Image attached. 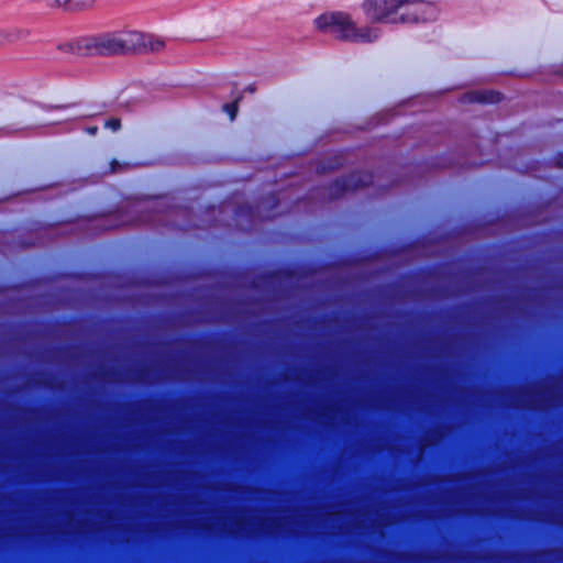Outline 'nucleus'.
Masks as SVG:
<instances>
[{
  "label": "nucleus",
  "instance_id": "obj_1",
  "mask_svg": "<svg viewBox=\"0 0 563 563\" xmlns=\"http://www.w3.org/2000/svg\"><path fill=\"white\" fill-rule=\"evenodd\" d=\"M369 23L358 24L347 11H327L313 20L319 33L350 44H373L383 36L379 24H421L437 21L442 5L430 0H363L360 5Z\"/></svg>",
  "mask_w": 563,
  "mask_h": 563
},
{
  "label": "nucleus",
  "instance_id": "obj_6",
  "mask_svg": "<svg viewBox=\"0 0 563 563\" xmlns=\"http://www.w3.org/2000/svg\"><path fill=\"white\" fill-rule=\"evenodd\" d=\"M46 5L52 9H59L68 12L70 0H44Z\"/></svg>",
  "mask_w": 563,
  "mask_h": 563
},
{
  "label": "nucleus",
  "instance_id": "obj_10",
  "mask_svg": "<svg viewBox=\"0 0 563 563\" xmlns=\"http://www.w3.org/2000/svg\"><path fill=\"white\" fill-rule=\"evenodd\" d=\"M97 130L98 128L97 126H90L88 128V132L91 134V135H95L97 133Z\"/></svg>",
  "mask_w": 563,
  "mask_h": 563
},
{
  "label": "nucleus",
  "instance_id": "obj_11",
  "mask_svg": "<svg viewBox=\"0 0 563 563\" xmlns=\"http://www.w3.org/2000/svg\"><path fill=\"white\" fill-rule=\"evenodd\" d=\"M559 165L563 166V154L559 157Z\"/></svg>",
  "mask_w": 563,
  "mask_h": 563
},
{
  "label": "nucleus",
  "instance_id": "obj_2",
  "mask_svg": "<svg viewBox=\"0 0 563 563\" xmlns=\"http://www.w3.org/2000/svg\"><path fill=\"white\" fill-rule=\"evenodd\" d=\"M147 45L156 51L163 46V42L137 31L123 30L81 35L60 43L58 49L80 56H112Z\"/></svg>",
  "mask_w": 563,
  "mask_h": 563
},
{
  "label": "nucleus",
  "instance_id": "obj_8",
  "mask_svg": "<svg viewBox=\"0 0 563 563\" xmlns=\"http://www.w3.org/2000/svg\"><path fill=\"white\" fill-rule=\"evenodd\" d=\"M120 120L112 118L106 121L104 126L111 129L112 131H118L120 129Z\"/></svg>",
  "mask_w": 563,
  "mask_h": 563
},
{
  "label": "nucleus",
  "instance_id": "obj_7",
  "mask_svg": "<svg viewBox=\"0 0 563 563\" xmlns=\"http://www.w3.org/2000/svg\"><path fill=\"white\" fill-rule=\"evenodd\" d=\"M223 111L229 114L231 120H234L238 112V100L223 104Z\"/></svg>",
  "mask_w": 563,
  "mask_h": 563
},
{
  "label": "nucleus",
  "instance_id": "obj_4",
  "mask_svg": "<svg viewBox=\"0 0 563 563\" xmlns=\"http://www.w3.org/2000/svg\"><path fill=\"white\" fill-rule=\"evenodd\" d=\"M98 0H70L68 12H88L97 7Z\"/></svg>",
  "mask_w": 563,
  "mask_h": 563
},
{
  "label": "nucleus",
  "instance_id": "obj_12",
  "mask_svg": "<svg viewBox=\"0 0 563 563\" xmlns=\"http://www.w3.org/2000/svg\"><path fill=\"white\" fill-rule=\"evenodd\" d=\"M249 90H250L251 92H254V88H253V87H251V86L249 87Z\"/></svg>",
  "mask_w": 563,
  "mask_h": 563
},
{
  "label": "nucleus",
  "instance_id": "obj_9",
  "mask_svg": "<svg viewBox=\"0 0 563 563\" xmlns=\"http://www.w3.org/2000/svg\"><path fill=\"white\" fill-rule=\"evenodd\" d=\"M122 168V165L118 162V161H112L111 164H110V172L111 173H117L119 170H121Z\"/></svg>",
  "mask_w": 563,
  "mask_h": 563
},
{
  "label": "nucleus",
  "instance_id": "obj_5",
  "mask_svg": "<svg viewBox=\"0 0 563 563\" xmlns=\"http://www.w3.org/2000/svg\"><path fill=\"white\" fill-rule=\"evenodd\" d=\"M472 100L477 102L495 103L500 100V95L490 90L477 91L472 96Z\"/></svg>",
  "mask_w": 563,
  "mask_h": 563
},
{
  "label": "nucleus",
  "instance_id": "obj_3",
  "mask_svg": "<svg viewBox=\"0 0 563 563\" xmlns=\"http://www.w3.org/2000/svg\"><path fill=\"white\" fill-rule=\"evenodd\" d=\"M372 180L373 176L365 173H357L349 176L347 178H342L335 183L336 195L367 186Z\"/></svg>",
  "mask_w": 563,
  "mask_h": 563
}]
</instances>
